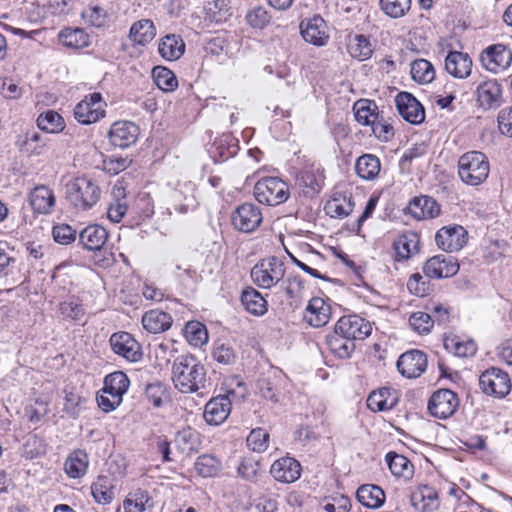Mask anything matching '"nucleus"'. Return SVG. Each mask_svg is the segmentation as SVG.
<instances>
[{"label": "nucleus", "instance_id": "obj_1", "mask_svg": "<svg viewBox=\"0 0 512 512\" xmlns=\"http://www.w3.org/2000/svg\"><path fill=\"white\" fill-rule=\"evenodd\" d=\"M172 380L180 392L194 393L205 388L206 370L194 356L180 355L172 365Z\"/></svg>", "mask_w": 512, "mask_h": 512}, {"label": "nucleus", "instance_id": "obj_2", "mask_svg": "<svg viewBox=\"0 0 512 512\" xmlns=\"http://www.w3.org/2000/svg\"><path fill=\"white\" fill-rule=\"evenodd\" d=\"M490 164L486 155L480 151H469L458 160V175L467 185L477 186L488 177Z\"/></svg>", "mask_w": 512, "mask_h": 512}, {"label": "nucleus", "instance_id": "obj_3", "mask_svg": "<svg viewBox=\"0 0 512 512\" xmlns=\"http://www.w3.org/2000/svg\"><path fill=\"white\" fill-rule=\"evenodd\" d=\"M66 196L78 209L88 210L93 207L100 198L98 185L86 176H78L66 184Z\"/></svg>", "mask_w": 512, "mask_h": 512}, {"label": "nucleus", "instance_id": "obj_4", "mask_svg": "<svg viewBox=\"0 0 512 512\" xmlns=\"http://www.w3.org/2000/svg\"><path fill=\"white\" fill-rule=\"evenodd\" d=\"M254 196L260 203L275 206L284 203L288 199L289 188L278 177H265L255 184Z\"/></svg>", "mask_w": 512, "mask_h": 512}, {"label": "nucleus", "instance_id": "obj_5", "mask_svg": "<svg viewBox=\"0 0 512 512\" xmlns=\"http://www.w3.org/2000/svg\"><path fill=\"white\" fill-rule=\"evenodd\" d=\"M285 266L277 257H268L251 269L253 282L261 288H271L283 279Z\"/></svg>", "mask_w": 512, "mask_h": 512}, {"label": "nucleus", "instance_id": "obj_6", "mask_svg": "<svg viewBox=\"0 0 512 512\" xmlns=\"http://www.w3.org/2000/svg\"><path fill=\"white\" fill-rule=\"evenodd\" d=\"M106 102L101 93L86 95L74 108L75 119L84 125L92 124L105 116Z\"/></svg>", "mask_w": 512, "mask_h": 512}, {"label": "nucleus", "instance_id": "obj_7", "mask_svg": "<svg viewBox=\"0 0 512 512\" xmlns=\"http://www.w3.org/2000/svg\"><path fill=\"white\" fill-rule=\"evenodd\" d=\"M480 62L487 71L498 74L511 66L512 51L501 43L489 45L482 50Z\"/></svg>", "mask_w": 512, "mask_h": 512}, {"label": "nucleus", "instance_id": "obj_8", "mask_svg": "<svg viewBox=\"0 0 512 512\" xmlns=\"http://www.w3.org/2000/svg\"><path fill=\"white\" fill-rule=\"evenodd\" d=\"M459 406V398L450 389H439L429 399L428 411L431 416L438 419L451 417Z\"/></svg>", "mask_w": 512, "mask_h": 512}, {"label": "nucleus", "instance_id": "obj_9", "mask_svg": "<svg viewBox=\"0 0 512 512\" xmlns=\"http://www.w3.org/2000/svg\"><path fill=\"white\" fill-rule=\"evenodd\" d=\"M479 384L485 394L498 398L505 397L511 389L509 375L498 368L483 372L479 378Z\"/></svg>", "mask_w": 512, "mask_h": 512}, {"label": "nucleus", "instance_id": "obj_10", "mask_svg": "<svg viewBox=\"0 0 512 512\" xmlns=\"http://www.w3.org/2000/svg\"><path fill=\"white\" fill-rule=\"evenodd\" d=\"M336 332L354 342L363 340L371 334L372 327L369 321L358 315H347L341 317L336 325Z\"/></svg>", "mask_w": 512, "mask_h": 512}, {"label": "nucleus", "instance_id": "obj_11", "mask_svg": "<svg viewBox=\"0 0 512 512\" xmlns=\"http://www.w3.org/2000/svg\"><path fill=\"white\" fill-rule=\"evenodd\" d=\"M468 240V232L464 226H442L436 233L437 246L446 252L461 250Z\"/></svg>", "mask_w": 512, "mask_h": 512}, {"label": "nucleus", "instance_id": "obj_12", "mask_svg": "<svg viewBox=\"0 0 512 512\" xmlns=\"http://www.w3.org/2000/svg\"><path fill=\"white\" fill-rule=\"evenodd\" d=\"M459 270L457 260L452 256L443 254L429 258L424 266L423 272L428 278H448L454 276Z\"/></svg>", "mask_w": 512, "mask_h": 512}, {"label": "nucleus", "instance_id": "obj_13", "mask_svg": "<svg viewBox=\"0 0 512 512\" xmlns=\"http://www.w3.org/2000/svg\"><path fill=\"white\" fill-rule=\"evenodd\" d=\"M410 502L418 512H435L440 507L438 491L427 484H419L411 491Z\"/></svg>", "mask_w": 512, "mask_h": 512}, {"label": "nucleus", "instance_id": "obj_14", "mask_svg": "<svg viewBox=\"0 0 512 512\" xmlns=\"http://www.w3.org/2000/svg\"><path fill=\"white\" fill-rule=\"evenodd\" d=\"M110 345L114 353L129 362H137L142 357L139 343L128 332L114 333L110 337Z\"/></svg>", "mask_w": 512, "mask_h": 512}, {"label": "nucleus", "instance_id": "obj_15", "mask_svg": "<svg viewBox=\"0 0 512 512\" xmlns=\"http://www.w3.org/2000/svg\"><path fill=\"white\" fill-rule=\"evenodd\" d=\"M427 368V356L420 350L403 353L397 361L398 371L406 378H417Z\"/></svg>", "mask_w": 512, "mask_h": 512}, {"label": "nucleus", "instance_id": "obj_16", "mask_svg": "<svg viewBox=\"0 0 512 512\" xmlns=\"http://www.w3.org/2000/svg\"><path fill=\"white\" fill-rule=\"evenodd\" d=\"M230 395H234L233 391H229L226 395H219L207 402L204 409V419L210 425L218 426L222 424L231 412Z\"/></svg>", "mask_w": 512, "mask_h": 512}, {"label": "nucleus", "instance_id": "obj_17", "mask_svg": "<svg viewBox=\"0 0 512 512\" xmlns=\"http://www.w3.org/2000/svg\"><path fill=\"white\" fill-rule=\"evenodd\" d=\"M395 103L399 114L411 124H420L425 118V111L420 102L408 92H400Z\"/></svg>", "mask_w": 512, "mask_h": 512}, {"label": "nucleus", "instance_id": "obj_18", "mask_svg": "<svg viewBox=\"0 0 512 512\" xmlns=\"http://www.w3.org/2000/svg\"><path fill=\"white\" fill-rule=\"evenodd\" d=\"M139 136V127L130 121L115 122L108 133L110 143L119 148L134 144Z\"/></svg>", "mask_w": 512, "mask_h": 512}, {"label": "nucleus", "instance_id": "obj_19", "mask_svg": "<svg viewBox=\"0 0 512 512\" xmlns=\"http://www.w3.org/2000/svg\"><path fill=\"white\" fill-rule=\"evenodd\" d=\"M271 476L280 483H293L301 475L300 463L292 457H282L273 462L270 468Z\"/></svg>", "mask_w": 512, "mask_h": 512}, {"label": "nucleus", "instance_id": "obj_20", "mask_svg": "<svg viewBox=\"0 0 512 512\" xmlns=\"http://www.w3.org/2000/svg\"><path fill=\"white\" fill-rule=\"evenodd\" d=\"M473 61L468 53L450 51L445 58V70L454 78L466 79L472 73Z\"/></svg>", "mask_w": 512, "mask_h": 512}, {"label": "nucleus", "instance_id": "obj_21", "mask_svg": "<svg viewBox=\"0 0 512 512\" xmlns=\"http://www.w3.org/2000/svg\"><path fill=\"white\" fill-rule=\"evenodd\" d=\"M331 318L330 305L320 297L312 298L304 312L306 322L316 328L325 326Z\"/></svg>", "mask_w": 512, "mask_h": 512}, {"label": "nucleus", "instance_id": "obj_22", "mask_svg": "<svg viewBox=\"0 0 512 512\" xmlns=\"http://www.w3.org/2000/svg\"><path fill=\"white\" fill-rule=\"evenodd\" d=\"M303 39L316 46H324L329 39L326 31V23L320 17L316 16L307 21H303L300 25Z\"/></svg>", "mask_w": 512, "mask_h": 512}, {"label": "nucleus", "instance_id": "obj_23", "mask_svg": "<svg viewBox=\"0 0 512 512\" xmlns=\"http://www.w3.org/2000/svg\"><path fill=\"white\" fill-rule=\"evenodd\" d=\"M440 211V205L429 196L415 198L408 206L409 214L417 221L434 219Z\"/></svg>", "mask_w": 512, "mask_h": 512}, {"label": "nucleus", "instance_id": "obj_24", "mask_svg": "<svg viewBox=\"0 0 512 512\" xmlns=\"http://www.w3.org/2000/svg\"><path fill=\"white\" fill-rule=\"evenodd\" d=\"M398 393L396 390L388 387H382L369 394L367 406L373 412L388 411L393 409L398 403Z\"/></svg>", "mask_w": 512, "mask_h": 512}, {"label": "nucleus", "instance_id": "obj_25", "mask_svg": "<svg viewBox=\"0 0 512 512\" xmlns=\"http://www.w3.org/2000/svg\"><path fill=\"white\" fill-rule=\"evenodd\" d=\"M153 506L154 502L149 492L141 488L129 492L123 501L125 512H151Z\"/></svg>", "mask_w": 512, "mask_h": 512}, {"label": "nucleus", "instance_id": "obj_26", "mask_svg": "<svg viewBox=\"0 0 512 512\" xmlns=\"http://www.w3.org/2000/svg\"><path fill=\"white\" fill-rule=\"evenodd\" d=\"M158 52L167 61L178 60L185 52V43L181 36L168 34L159 40Z\"/></svg>", "mask_w": 512, "mask_h": 512}, {"label": "nucleus", "instance_id": "obj_27", "mask_svg": "<svg viewBox=\"0 0 512 512\" xmlns=\"http://www.w3.org/2000/svg\"><path fill=\"white\" fill-rule=\"evenodd\" d=\"M419 244V235L415 232L400 235L393 243L395 259L398 261L409 259L418 252Z\"/></svg>", "mask_w": 512, "mask_h": 512}, {"label": "nucleus", "instance_id": "obj_28", "mask_svg": "<svg viewBox=\"0 0 512 512\" xmlns=\"http://www.w3.org/2000/svg\"><path fill=\"white\" fill-rule=\"evenodd\" d=\"M89 466L88 454L81 449L72 451L66 458L64 463V470L70 478L83 477Z\"/></svg>", "mask_w": 512, "mask_h": 512}, {"label": "nucleus", "instance_id": "obj_29", "mask_svg": "<svg viewBox=\"0 0 512 512\" xmlns=\"http://www.w3.org/2000/svg\"><path fill=\"white\" fill-rule=\"evenodd\" d=\"M477 101L485 109L498 105L501 97V86L494 79L484 81L477 86Z\"/></svg>", "mask_w": 512, "mask_h": 512}, {"label": "nucleus", "instance_id": "obj_30", "mask_svg": "<svg viewBox=\"0 0 512 512\" xmlns=\"http://www.w3.org/2000/svg\"><path fill=\"white\" fill-rule=\"evenodd\" d=\"M156 36V27L149 19L134 22L129 31V38L134 45L145 46Z\"/></svg>", "mask_w": 512, "mask_h": 512}, {"label": "nucleus", "instance_id": "obj_31", "mask_svg": "<svg viewBox=\"0 0 512 512\" xmlns=\"http://www.w3.org/2000/svg\"><path fill=\"white\" fill-rule=\"evenodd\" d=\"M29 198L32 209L41 214L49 213L55 203L53 191L46 186L35 187Z\"/></svg>", "mask_w": 512, "mask_h": 512}, {"label": "nucleus", "instance_id": "obj_32", "mask_svg": "<svg viewBox=\"0 0 512 512\" xmlns=\"http://www.w3.org/2000/svg\"><path fill=\"white\" fill-rule=\"evenodd\" d=\"M356 497L359 503L371 509L381 507L385 502V493L377 485L365 484L358 488Z\"/></svg>", "mask_w": 512, "mask_h": 512}, {"label": "nucleus", "instance_id": "obj_33", "mask_svg": "<svg viewBox=\"0 0 512 512\" xmlns=\"http://www.w3.org/2000/svg\"><path fill=\"white\" fill-rule=\"evenodd\" d=\"M171 324L172 317L168 313L160 310H150L142 317L144 329L153 334L168 330Z\"/></svg>", "mask_w": 512, "mask_h": 512}, {"label": "nucleus", "instance_id": "obj_34", "mask_svg": "<svg viewBox=\"0 0 512 512\" xmlns=\"http://www.w3.org/2000/svg\"><path fill=\"white\" fill-rule=\"evenodd\" d=\"M83 246L88 250H99L108 239L105 226H86L79 234Z\"/></svg>", "mask_w": 512, "mask_h": 512}, {"label": "nucleus", "instance_id": "obj_35", "mask_svg": "<svg viewBox=\"0 0 512 512\" xmlns=\"http://www.w3.org/2000/svg\"><path fill=\"white\" fill-rule=\"evenodd\" d=\"M357 175L367 181L377 178L381 170L380 159L373 154H364L356 160Z\"/></svg>", "mask_w": 512, "mask_h": 512}, {"label": "nucleus", "instance_id": "obj_36", "mask_svg": "<svg viewBox=\"0 0 512 512\" xmlns=\"http://www.w3.org/2000/svg\"><path fill=\"white\" fill-rule=\"evenodd\" d=\"M385 460L394 476L404 478L405 480L413 476L414 466L405 456L389 452L386 454Z\"/></svg>", "mask_w": 512, "mask_h": 512}, {"label": "nucleus", "instance_id": "obj_37", "mask_svg": "<svg viewBox=\"0 0 512 512\" xmlns=\"http://www.w3.org/2000/svg\"><path fill=\"white\" fill-rule=\"evenodd\" d=\"M113 195L115 199L107 209V217L111 222L118 223L122 220L128 209L124 187L116 184L113 187Z\"/></svg>", "mask_w": 512, "mask_h": 512}, {"label": "nucleus", "instance_id": "obj_38", "mask_svg": "<svg viewBox=\"0 0 512 512\" xmlns=\"http://www.w3.org/2000/svg\"><path fill=\"white\" fill-rule=\"evenodd\" d=\"M262 220L260 208L253 203L238 206L232 215L233 224H261Z\"/></svg>", "mask_w": 512, "mask_h": 512}, {"label": "nucleus", "instance_id": "obj_39", "mask_svg": "<svg viewBox=\"0 0 512 512\" xmlns=\"http://www.w3.org/2000/svg\"><path fill=\"white\" fill-rule=\"evenodd\" d=\"M241 302L245 309L256 316H261L267 312V301L254 288H247L242 292Z\"/></svg>", "mask_w": 512, "mask_h": 512}, {"label": "nucleus", "instance_id": "obj_40", "mask_svg": "<svg viewBox=\"0 0 512 512\" xmlns=\"http://www.w3.org/2000/svg\"><path fill=\"white\" fill-rule=\"evenodd\" d=\"M347 49L350 56L359 61L367 60L373 54V47L370 40L362 34L351 37Z\"/></svg>", "mask_w": 512, "mask_h": 512}, {"label": "nucleus", "instance_id": "obj_41", "mask_svg": "<svg viewBox=\"0 0 512 512\" xmlns=\"http://www.w3.org/2000/svg\"><path fill=\"white\" fill-rule=\"evenodd\" d=\"M445 348L458 357H472L476 354L477 345L472 339L461 340L458 336L444 339Z\"/></svg>", "mask_w": 512, "mask_h": 512}, {"label": "nucleus", "instance_id": "obj_42", "mask_svg": "<svg viewBox=\"0 0 512 512\" xmlns=\"http://www.w3.org/2000/svg\"><path fill=\"white\" fill-rule=\"evenodd\" d=\"M327 345L330 351L339 358H348L355 349V343L336 332L327 337Z\"/></svg>", "mask_w": 512, "mask_h": 512}, {"label": "nucleus", "instance_id": "obj_43", "mask_svg": "<svg viewBox=\"0 0 512 512\" xmlns=\"http://www.w3.org/2000/svg\"><path fill=\"white\" fill-rule=\"evenodd\" d=\"M91 493L98 504H109L114 498L110 479L106 476H99L91 485Z\"/></svg>", "mask_w": 512, "mask_h": 512}, {"label": "nucleus", "instance_id": "obj_44", "mask_svg": "<svg viewBox=\"0 0 512 512\" xmlns=\"http://www.w3.org/2000/svg\"><path fill=\"white\" fill-rule=\"evenodd\" d=\"M60 42L69 48L80 49L89 45V36L81 28L65 29L59 33Z\"/></svg>", "mask_w": 512, "mask_h": 512}, {"label": "nucleus", "instance_id": "obj_45", "mask_svg": "<svg viewBox=\"0 0 512 512\" xmlns=\"http://www.w3.org/2000/svg\"><path fill=\"white\" fill-rule=\"evenodd\" d=\"M129 386L130 380L127 375L122 371H116L105 377L104 387L102 389L123 399V395L127 392Z\"/></svg>", "mask_w": 512, "mask_h": 512}, {"label": "nucleus", "instance_id": "obj_46", "mask_svg": "<svg viewBox=\"0 0 512 512\" xmlns=\"http://www.w3.org/2000/svg\"><path fill=\"white\" fill-rule=\"evenodd\" d=\"M152 77L157 87L164 92H172L178 86L176 75L166 67H154L152 70Z\"/></svg>", "mask_w": 512, "mask_h": 512}, {"label": "nucleus", "instance_id": "obj_47", "mask_svg": "<svg viewBox=\"0 0 512 512\" xmlns=\"http://www.w3.org/2000/svg\"><path fill=\"white\" fill-rule=\"evenodd\" d=\"M37 126L39 129L47 133H59L64 129L65 123L63 117L59 113L53 110H48L38 116Z\"/></svg>", "mask_w": 512, "mask_h": 512}, {"label": "nucleus", "instance_id": "obj_48", "mask_svg": "<svg viewBox=\"0 0 512 512\" xmlns=\"http://www.w3.org/2000/svg\"><path fill=\"white\" fill-rule=\"evenodd\" d=\"M355 118L362 125H372L379 115L375 112L377 106L369 100H359L354 104Z\"/></svg>", "mask_w": 512, "mask_h": 512}, {"label": "nucleus", "instance_id": "obj_49", "mask_svg": "<svg viewBox=\"0 0 512 512\" xmlns=\"http://www.w3.org/2000/svg\"><path fill=\"white\" fill-rule=\"evenodd\" d=\"M410 72L413 80L420 84L430 83L435 78V70L433 65L425 59H418L413 61L411 64Z\"/></svg>", "mask_w": 512, "mask_h": 512}, {"label": "nucleus", "instance_id": "obj_50", "mask_svg": "<svg viewBox=\"0 0 512 512\" xmlns=\"http://www.w3.org/2000/svg\"><path fill=\"white\" fill-rule=\"evenodd\" d=\"M325 210L331 217L342 219L353 211L351 197H335L326 204Z\"/></svg>", "mask_w": 512, "mask_h": 512}, {"label": "nucleus", "instance_id": "obj_51", "mask_svg": "<svg viewBox=\"0 0 512 512\" xmlns=\"http://www.w3.org/2000/svg\"><path fill=\"white\" fill-rule=\"evenodd\" d=\"M184 332L187 341L195 347H200L208 341L207 329L198 321L188 322Z\"/></svg>", "mask_w": 512, "mask_h": 512}, {"label": "nucleus", "instance_id": "obj_52", "mask_svg": "<svg viewBox=\"0 0 512 512\" xmlns=\"http://www.w3.org/2000/svg\"><path fill=\"white\" fill-rule=\"evenodd\" d=\"M220 461L213 455H201L195 462V470L203 477H212L220 469Z\"/></svg>", "mask_w": 512, "mask_h": 512}, {"label": "nucleus", "instance_id": "obj_53", "mask_svg": "<svg viewBox=\"0 0 512 512\" xmlns=\"http://www.w3.org/2000/svg\"><path fill=\"white\" fill-rule=\"evenodd\" d=\"M176 442L184 451H193L200 443V435L195 429L187 426L177 432Z\"/></svg>", "mask_w": 512, "mask_h": 512}, {"label": "nucleus", "instance_id": "obj_54", "mask_svg": "<svg viewBox=\"0 0 512 512\" xmlns=\"http://www.w3.org/2000/svg\"><path fill=\"white\" fill-rule=\"evenodd\" d=\"M383 12L392 17H403L411 7V0H380Z\"/></svg>", "mask_w": 512, "mask_h": 512}, {"label": "nucleus", "instance_id": "obj_55", "mask_svg": "<svg viewBox=\"0 0 512 512\" xmlns=\"http://www.w3.org/2000/svg\"><path fill=\"white\" fill-rule=\"evenodd\" d=\"M411 328L419 334H427L434 325V319L431 314L417 311L409 317Z\"/></svg>", "mask_w": 512, "mask_h": 512}, {"label": "nucleus", "instance_id": "obj_56", "mask_svg": "<svg viewBox=\"0 0 512 512\" xmlns=\"http://www.w3.org/2000/svg\"><path fill=\"white\" fill-rule=\"evenodd\" d=\"M247 445L254 452H264L269 446V434L262 428L253 429L247 437Z\"/></svg>", "mask_w": 512, "mask_h": 512}, {"label": "nucleus", "instance_id": "obj_57", "mask_svg": "<svg viewBox=\"0 0 512 512\" xmlns=\"http://www.w3.org/2000/svg\"><path fill=\"white\" fill-rule=\"evenodd\" d=\"M41 136L37 132L26 133L25 139L20 144V150L28 156L40 155L44 151L45 144L40 143Z\"/></svg>", "mask_w": 512, "mask_h": 512}, {"label": "nucleus", "instance_id": "obj_58", "mask_svg": "<svg viewBox=\"0 0 512 512\" xmlns=\"http://www.w3.org/2000/svg\"><path fill=\"white\" fill-rule=\"evenodd\" d=\"M83 19L94 27H103L106 23V11L95 5L89 6L82 12Z\"/></svg>", "mask_w": 512, "mask_h": 512}, {"label": "nucleus", "instance_id": "obj_59", "mask_svg": "<svg viewBox=\"0 0 512 512\" xmlns=\"http://www.w3.org/2000/svg\"><path fill=\"white\" fill-rule=\"evenodd\" d=\"M238 474L247 481H256L260 475V465L251 458L244 459L238 466Z\"/></svg>", "mask_w": 512, "mask_h": 512}, {"label": "nucleus", "instance_id": "obj_60", "mask_svg": "<svg viewBox=\"0 0 512 512\" xmlns=\"http://www.w3.org/2000/svg\"><path fill=\"white\" fill-rule=\"evenodd\" d=\"M246 20L253 28L263 29L270 21L268 12L263 7H254L247 15Z\"/></svg>", "mask_w": 512, "mask_h": 512}, {"label": "nucleus", "instance_id": "obj_61", "mask_svg": "<svg viewBox=\"0 0 512 512\" xmlns=\"http://www.w3.org/2000/svg\"><path fill=\"white\" fill-rule=\"evenodd\" d=\"M122 401L123 399L121 397H118L105 389H101L97 396L98 406L104 412H111L115 410Z\"/></svg>", "mask_w": 512, "mask_h": 512}, {"label": "nucleus", "instance_id": "obj_62", "mask_svg": "<svg viewBox=\"0 0 512 512\" xmlns=\"http://www.w3.org/2000/svg\"><path fill=\"white\" fill-rule=\"evenodd\" d=\"M407 288L410 293L424 297L428 294L430 289V284L428 281H425L423 276L419 273L412 274L407 281Z\"/></svg>", "mask_w": 512, "mask_h": 512}, {"label": "nucleus", "instance_id": "obj_63", "mask_svg": "<svg viewBox=\"0 0 512 512\" xmlns=\"http://www.w3.org/2000/svg\"><path fill=\"white\" fill-rule=\"evenodd\" d=\"M77 231L72 226H53L52 236L55 242L68 245L75 241Z\"/></svg>", "mask_w": 512, "mask_h": 512}, {"label": "nucleus", "instance_id": "obj_64", "mask_svg": "<svg viewBox=\"0 0 512 512\" xmlns=\"http://www.w3.org/2000/svg\"><path fill=\"white\" fill-rule=\"evenodd\" d=\"M497 122L501 134L512 137V106L499 111Z\"/></svg>", "mask_w": 512, "mask_h": 512}]
</instances>
